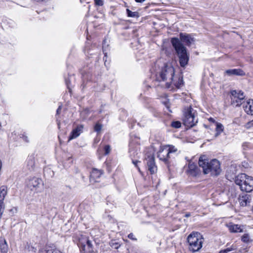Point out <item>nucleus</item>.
<instances>
[{
	"mask_svg": "<svg viewBox=\"0 0 253 253\" xmlns=\"http://www.w3.org/2000/svg\"><path fill=\"white\" fill-rule=\"evenodd\" d=\"M20 137L22 138L24 141H25L26 142H29L28 137L26 135V134L23 133V134H22V136Z\"/></svg>",
	"mask_w": 253,
	"mask_h": 253,
	"instance_id": "nucleus-38",
	"label": "nucleus"
},
{
	"mask_svg": "<svg viewBox=\"0 0 253 253\" xmlns=\"http://www.w3.org/2000/svg\"><path fill=\"white\" fill-rule=\"evenodd\" d=\"M170 126L173 128H178L181 127V123L179 121H173L171 122Z\"/></svg>",
	"mask_w": 253,
	"mask_h": 253,
	"instance_id": "nucleus-28",
	"label": "nucleus"
},
{
	"mask_svg": "<svg viewBox=\"0 0 253 253\" xmlns=\"http://www.w3.org/2000/svg\"><path fill=\"white\" fill-rule=\"evenodd\" d=\"M102 127V126L101 124L96 123L94 126V130L98 133L101 131Z\"/></svg>",
	"mask_w": 253,
	"mask_h": 253,
	"instance_id": "nucleus-31",
	"label": "nucleus"
},
{
	"mask_svg": "<svg viewBox=\"0 0 253 253\" xmlns=\"http://www.w3.org/2000/svg\"><path fill=\"white\" fill-rule=\"evenodd\" d=\"M190 216V213H186V214H185V217H189V216Z\"/></svg>",
	"mask_w": 253,
	"mask_h": 253,
	"instance_id": "nucleus-46",
	"label": "nucleus"
},
{
	"mask_svg": "<svg viewBox=\"0 0 253 253\" xmlns=\"http://www.w3.org/2000/svg\"><path fill=\"white\" fill-rule=\"evenodd\" d=\"M146 0H135L136 2L142 3L145 1Z\"/></svg>",
	"mask_w": 253,
	"mask_h": 253,
	"instance_id": "nucleus-43",
	"label": "nucleus"
},
{
	"mask_svg": "<svg viewBox=\"0 0 253 253\" xmlns=\"http://www.w3.org/2000/svg\"><path fill=\"white\" fill-rule=\"evenodd\" d=\"M146 161L148 169L151 174L155 173L157 170V168L155 164L154 157L153 155H148L146 158Z\"/></svg>",
	"mask_w": 253,
	"mask_h": 253,
	"instance_id": "nucleus-10",
	"label": "nucleus"
},
{
	"mask_svg": "<svg viewBox=\"0 0 253 253\" xmlns=\"http://www.w3.org/2000/svg\"><path fill=\"white\" fill-rule=\"evenodd\" d=\"M168 151H169V154L171 156L172 153L177 151V149L174 146L168 147Z\"/></svg>",
	"mask_w": 253,
	"mask_h": 253,
	"instance_id": "nucleus-32",
	"label": "nucleus"
},
{
	"mask_svg": "<svg viewBox=\"0 0 253 253\" xmlns=\"http://www.w3.org/2000/svg\"><path fill=\"white\" fill-rule=\"evenodd\" d=\"M252 126H253V120L252 121H250L248 123H247L245 125V127L247 128H250V127H251Z\"/></svg>",
	"mask_w": 253,
	"mask_h": 253,
	"instance_id": "nucleus-36",
	"label": "nucleus"
},
{
	"mask_svg": "<svg viewBox=\"0 0 253 253\" xmlns=\"http://www.w3.org/2000/svg\"><path fill=\"white\" fill-rule=\"evenodd\" d=\"M248 175L245 173H241L237 175L235 177V183L240 186V188L242 190V187L245 185V182L247 179Z\"/></svg>",
	"mask_w": 253,
	"mask_h": 253,
	"instance_id": "nucleus-13",
	"label": "nucleus"
},
{
	"mask_svg": "<svg viewBox=\"0 0 253 253\" xmlns=\"http://www.w3.org/2000/svg\"><path fill=\"white\" fill-rule=\"evenodd\" d=\"M61 109H62V106L61 105L59 106L58 109L56 110V114L57 115H58L60 114Z\"/></svg>",
	"mask_w": 253,
	"mask_h": 253,
	"instance_id": "nucleus-41",
	"label": "nucleus"
},
{
	"mask_svg": "<svg viewBox=\"0 0 253 253\" xmlns=\"http://www.w3.org/2000/svg\"><path fill=\"white\" fill-rule=\"evenodd\" d=\"M231 104L234 106L239 107L242 104V101L245 99L244 93L241 91L232 90L230 91Z\"/></svg>",
	"mask_w": 253,
	"mask_h": 253,
	"instance_id": "nucleus-7",
	"label": "nucleus"
},
{
	"mask_svg": "<svg viewBox=\"0 0 253 253\" xmlns=\"http://www.w3.org/2000/svg\"><path fill=\"white\" fill-rule=\"evenodd\" d=\"M129 153L130 157H134L135 155H137L138 154L137 151H134L131 148L130 149Z\"/></svg>",
	"mask_w": 253,
	"mask_h": 253,
	"instance_id": "nucleus-35",
	"label": "nucleus"
},
{
	"mask_svg": "<svg viewBox=\"0 0 253 253\" xmlns=\"http://www.w3.org/2000/svg\"><path fill=\"white\" fill-rule=\"evenodd\" d=\"M179 38L181 41L187 46H190L192 42L194 41V39L191 35L185 33H180Z\"/></svg>",
	"mask_w": 253,
	"mask_h": 253,
	"instance_id": "nucleus-12",
	"label": "nucleus"
},
{
	"mask_svg": "<svg viewBox=\"0 0 253 253\" xmlns=\"http://www.w3.org/2000/svg\"><path fill=\"white\" fill-rule=\"evenodd\" d=\"M230 232L238 233L243 232V226L233 224V222H228L226 224Z\"/></svg>",
	"mask_w": 253,
	"mask_h": 253,
	"instance_id": "nucleus-14",
	"label": "nucleus"
},
{
	"mask_svg": "<svg viewBox=\"0 0 253 253\" xmlns=\"http://www.w3.org/2000/svg\"><path fill=\"white\" fill-rule=\"evenodd\" d=\"M253 190V177L248 175L247 179L245 185L242 187V191H245L247 193L251 192Z\"/></svg>",
	"mask_w": 253,
	"mask_h": 253,
	"instance_id": "nucleus-15",
	"label": "nucleus"
},
{
	"mask_svg": "<svg viewBox=\"0 0 253 253\" xmlns=\"http://www.w3.org/2000/svg\"><path fill=\"white\" fill-rule=\"evenodd\" d=\"M215 137L218 136L223 131V126L220 123H217L216 126Z\"/></svg>",
	"mask_w": 253,
	"mask_h": 253,
	"instance_id": "nucleus-24",
	"label": "nucleus"
},
{
	"mask_svg": "<svg viewBox=\"0 0 253 253\" xmlns=\"http://www.w3.org/2000/svg\"><path fill=\"white\" fill-rule=\"evenodd\" d=\"M174 76V68L170 64H166L157 75L156 79L159 82H165L167 88H170Z\"/></svg>",
	"mask_w": 253,
	"mask_h": 253,
	"instance_id": "nucleus-3",
	"label": "nucleus"
},
{
	"mask_svg": "<svg viewBox=\"0 0 253 253\" xmlns=\"http://www.w3.org/2000/svg\"><path fill=\"white\" fill-rule=\"evenodd\" d=\"M0 207H1V210L3 208V205H2V202L1 201V206H0Z\"/></svg>",
	"mask_w": 253,
	"mask_h": 253,
	"instance_id": "nucleus-47",
	"label": "nucleus"
},
{
	"mask_svg": "<svg viewBox=\"0 0 253 253\" xmlns=\"http://www.w3.org/2000/svg\"><path fill=\"white\" fill-rule=\"evenodd\" d=\"M128 238L132 240H134V241H136V238H135L134 237V235L133 234V233H130L127 236Z\"/></svg>",
	"mask_w": 253,
	"mask_h": 253,
	"instance_id": "nucleus-40",
	"label": "nucleus"
},
{
	"mask_svg": "<svg viewBox=\"0 0 253 253\" xmlns=\"http://www.w3.org/2000/svg\"><path fill=\"white\" fill-rule=\"evenodd\" d=\"M95 5L98 6H102L104 4L103 0H94Z\"/></svg>",
	"mask_w": 253,
	"mask_h": 253,
	"instance_id": "nucleus-34",
	"label": "nucleus"
},
{
	"mask_svg": "<svg viewBox=\"0 0 253 253\" xmlns=\"http://www.w3.org/2000/svg\"><path fill=\"white\" fill-rule=\"evenodd\" d=\"M225 73L228 76L236 75L243 76L245 73L241 69H229L225 71Z\"/></svg>",
	"mask_w": 253,
	"mask_h": 253,
	"instance_id": "nucleus-18",
	"label": "nucleus"
},
{
	"mask_svg": "<svg viewBox=\"0 0 253 253\" xmlns=\"http://www.w3.org/2000/svg\"><path fill=\"white\" fill-rule=\"evenodd\" d=\"M104 149L105 151V155H108L110 153L111 151V147L109 145H105Z\"/></svg>",
	"mask_w": 253,
	"mask_h": 253,
	"instance_id": "nucleus-33",
	"label": "nucleus"
},
{
	"mask_svg": "<svg viewBox=\"0 0 253 253\" xmlns=\"http://www.w3.org/2000/svg\"><path fill=\"white\" fill-rule=\"evenodd\" d=\"M242 241L246 243H249L250 242V236L248 234H245L243 235L241 239Z\"/></svg>",
	"mask_w": 253,
	"mask_h": 253,
	"instance_id": "nucleus-29",
	"label": "nucleus"
},
{
	"mask_svg": "<svg viewBox=\"0 0 253 253\" xmlns=\"http://www.w3.org/2000/svg\"><path fill=\"white\" fill-rule=\"evenodd\" d=\"M64 190H67L70 191L71 190V187L68 185H65L63 188Z\"/></svg>",
	"mask_w": 253,
	"mask_h": 253,
	"instance_id": "nucleus-42",
	"label": "nucleus"
},
{
	"mask_svg": "<svg viewBox=\"0 0 253 253\" xmlns=\"http://www.w3.org/2000/svg\"><path fill=\"white\" fill-rule=\"evenodd\" d=\"M252 200V197L251 195L247 193L242 194L239 198L240 204L243 207L250 206Z\"/></svg>",
	"mask_w": 253,
	"mask_h": 253,
	"instance_id": "nucleus-11",
	"label": "nucleus"
},
{
	"mask_svg": "<svg viewBox=\"0 0 253 253\" xmlns=\"http://www.w3.org/2000/svg\"><path fill=\"white\" fill-rule=\"evenodd\" d=\"M3 242V243L1 244V253H6L8 250V245L5 240H4Z\"/></svg>",
	"mask_w": 253,
	"mask_h": 253,
	"instance_id": "nucleus-25",
	"label": "nucleus"
},
{
	"mask_svg": "<svg viewBox=\"0 0 253 253\" xmlns=\"http://www.w3.org/2000/svg\"><path fill=\"white\" fill-rule=\"evenodd\" d=\"M78 246L83 253H96L93 249L92 242L85 236H81L79 238Z\"/></svg>",
	"mask_w": 253,
	"mask_h": 253,
	"instance_id": "nucleus-6",
	"label": "nucleus"
},
{
	"mask_svg": "<svg viewBox=\"0 0 253 253\" xmlns=\"http://www.w3.org/2000/svg\"><path fill=\"white\" fill-rule=\"evenodd\" d=\"M83 128V125H81L78 126L77 127L74 129L71 132V134L69 137V140H71L78 137L82 132Z\"/></svg>",
	"mask_w": 253,
	"mask_h": 253,
	"instance_id": "nucleus-16",
	"label": "nucleus"
},
{
	"mask_svg": "<svg viewBox=\"0 0 253 253\" xmlns=\"http://www.w3.org/2000/svg\"><path fill=\"white\" fill-rule=\"evenodd\" d=\"M132 163L135 166V167L138 169V170L140 171V169L137 165L138 163H140V161L138 160H134L133 159H132Z\"/></svg>",
	"mask_w": 253,
	"mask_h": 253,
	"instance_id": "nucleus-37",
	"label": "nucleus"
},
{
	"mask_svg": "<svg viewBox=\"0 0 253 253\" xmlns=\"http://www.w3.org/2000/svg\"><path fill=\"white\" fill-rule=\"evenodd\" d=\"M103 173V171L102 170L93 168L90 173V177L96 181L97 179L100 178Z\"/></svg>",
	"mask_w": 253,
	"mask_h": 253,
	"instance_id": "nucleus-21",
	"label": "nucleus"
},
{
	"mask_svg": "<svg viewBox=\"0 0 253 253\" xmlns=\"http://www.w3.org/2000/svg\"><path fill=\"white\" fill-rule=\"evenodd\" d=\"M27 185L31 190L39 192L42 188L43 183L42 179L34 177L29 179Z\"/></svg>",
	"mask_w": 253,
	"mask_h": 253,
	"instance_id": "nucleus-8",
	"label": "nucleus"
},
{
	"mask_svg": "<svg viewBox=\"0 0 253 253\" xmlns=\"http://www.w3.org/2000/svg\"><path fill=\"white\" fill-rule=\"evenodd\" d=\"M188 173L192 176H196L199 173L197 166L194 163H189Z\"/></svg>",
	"mask_w": 253,
	"mask_h": 253,
	"instance_id": "nucleus-17",
	"label": "nucleus"
},
{
	"mask_svg": "<svg viewBox=\"0 0 253 253\" xmlns=\"http://www.w3.org/2000/svg\"><path fill=\"white\" fill-rule=\"evenodd\" d=\"M171 42L177 54L180 66L182 67H185L187 65L189 60L186 48L177 38H171Z\"/></svg>",
	"mask_w": 253,
	"mask_h": 253,
	"instance_id": "nucleus-2",
	"label": "nucleus"
},
{
	"mask_svg": "<svg viewBox=\"0 0 253 253\" xmlns=\"http://www.w3.org/2000/svg\"><path fill=\"white\" fill-rule=\"evenodd\" d=\"M243 108L248 114L253 115V100L249 99Z\"/></svg>",
	"mask_w": 253,
	"mask_h": 253,
	"instance_id": "nucleus-19",
	"label": "nucleus"
},
{
	"mask_svg": "<svg viewBox=\"0 0 253 253\" xmlns=\"http://www.w3.org/2000/svg\"><path fill=\"white\" fill-rule=\"evenodd\" d=\"M31 249H32V251L34 252V253H35L36 252V249L34 248V247H31Z\"/></svg>",
	"mask_w": 253,
	"mask_h": 253,
	"instance_id": "nucleus-44",
	"label": "nucleus"
},
{
	"mask_svg": "<svg viewBox=\"0 0 253 253\" xmlns=\"http://www.w3.org/2000/svg\"><path fill=\"white\" fill-rule=\"evenodd\" d=\"M126 13L128 17H137L138 16V13L137 12H132L129 9H126Z\"/></svg>",
	"mask_w": 253,
	"mask_h": 253,
	"instance_id": "nucleus-27",
	"label": "nucleus"
},
{
	"mask_svg": "<svg viewBox=\"0 0 253 253\" xmlns=\"http://www.w3.org/2000/svg\"><path fill=\"white\" fill-rule=\"evenodd\" d=\"M170 157L169 151H168V146L161 147L158 152V157L160 160L164 161L165 164H168L169 163V159Z\"/></svg>",
	"mask_w": 253,
	"mask_h": 253,
	"instance_id": "nucleus-9",
	"label": "nucleus"
},
{
	"mask_svg": "<svg viewBox=\"0 0 253 253\" xmlns=\"http://www.w3.org/2000/svg\"><path fill=\"white\" fill-rule=\"evenodd\" d=\"M172 84L177 88L181 87L183 85V77L180 76H174Z\"/></svg>",
	"mask_w": 253,
	"mask_h": 253,
	"instance_id": "nucleus-20",
	"label": "nucleus"
},
{
	"mask_svg": "<svg viewBox=\"0 0 253 253\" xmlns=\"http://www.w3.org/2000/svg\"><path fill=\"white\" fill-rule=\"evenodd\" d=\"M27 167L28 169L32 171L35 168V157L31 155L29 156L27 160Z\"/></svg>",
	"mask_w": 253,
	"mask_h": 253,
	"instance_id": "nucleus-22",
	"label": "nucleus"
},
{
	"mask_svg": "<svg viewBox=\"0 0 253 253\" xmlns=\"http://www.w3.org/2000/svg\"><path fill=\"white\" fill-rule=\"evenodd\" d=\"M196 111L191 106L185 108L183 111V123L187 127H192L198 123L195 118Z\"/></svg>",
	"mask_w": 253,
	"mask_h": 253,
	"instance_id": "nucleus-5",
	"label": "nucleus"
},
{
	"mask_svg": "<svg viewBox=\"0 0 253 253\" xmlns=\"http://www.w3.org/2000/svg\"><path fill=\"white\" fill-rule=\"evenodd\" d=\"M233 123L234 124H237L238 125H240V119L239 118H235L234 120H233Z\"/></svg>",
	"mask_w": 253,
	"mask_h": 253,
	"instance_id": "nucleus-39",
	"label": "nucleus"
},
{
	"mask_svg": "<svg viewBox=\"0 0 253 253\" xmlns=\"http://www.w3.org/2000/svg\"><path fill=\"white\" fill-rule=\"evenodd\" d=\"M236 249H237V248L235 246L232 245L230 248H227L225 249L222 250L220 251L219 253H228V252H229L230 251L236 250Z\"/></svg>",
	"mask_w": 253,
	"mask_h": 253,
	"instance_id": "nucleus-26",
	"label": "nucleus"
},
{
	"mask_svg": "<svg viewBox=\"0 0 253 253\" xmlns=\"http://www.w3.org/2000/svg\"><path fill=\"white\" fill-rule=\"evenodd\" d=\"M10 211H13V212H14V211L16 212V211H17V209H16V208H14V209H11V210H10Z\"/></svg>",
	"mask_w": 253,
	"mask_h": 253,
	"instance_id": "nucleus-45",
	"label": "nucleus"
},
{
	"mask_svg": "<svg viewBox=\"0 0 253 253\" xmlns=\"http://www.w3.org/2000/svg\"><path fill=\"white\" fill-rule=\"evenodd\" d=\"M204 238L198 232H192L187 237L189 249L193 252L199 251L202 247Z\"/></svg>",
	"mask_w": 253,
	"mask_h": 253,
	"instance_id": "nucleus-4",
	"label": "nucleus"
},
{
	"mask_svg": "<svg viewBox=\"0 0 253 253\" xmlns=\"http://www.w3.org/2000/svg\"><path fill=\"white\" fill-rule=\"evenodd\" d=\"M199 165L202 168L205 174L211 173V175L217 176L221 171L220 162L216 159H213L209 162L207 160H203L201 157L199 160Z\"/></svg>",
	"mask_w": 253,
	"mask_h": 253,
	"instance_id": "nucleus-1",
	"label": "nucleus"
},
{
	"mask_svg": "<svg viewBox=\"0 0 253 253\" xmlns=\"http://www.w3.org/2000/svg\"><path fill=\"white\" fill-rule=\"evenodd\" d=\"M44 253H61L58 250L54 247L48 246L46 248Z\"/></svg>",
	"mask_w": 253,
	"mask_h": 253,
	"instance_id": "nucleus-23",
	"label": "nucleus"
},
{
	"mask_svg": "<svg viewBox=\"0 0 253 253\" xmlns=\"http://www.w3.org/2000/svg\"><path fill=\"white\" fill-rule=\"evenodd\" d=\"M7 194V187L5 186H1V195L4 198Z\"/></svg>",
	"mask_w": 253,
	"mask_h": 253,
	"instance_id": "nucleus-30",
	"label": "nucleus"
}]
</instances>
